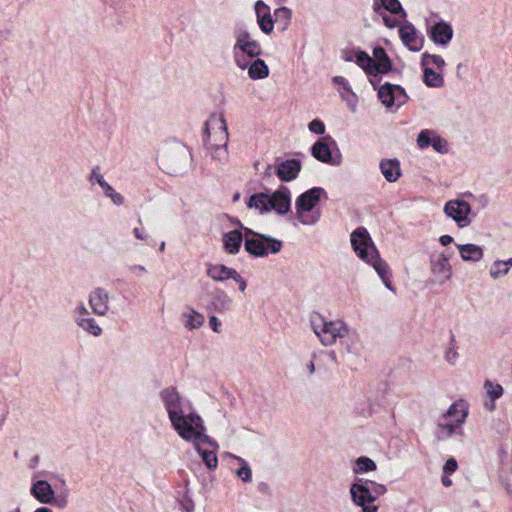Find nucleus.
<instances>
[{
    "label": "nucleus",
    "mask_w": 512,
    "mask_h": 512,
    "mask_svg": "<svg viewBox=\"0 0 512 512\" xmlns=\"http://www.w3.org/2000/svg\"><path fill=\"white\" fill-rule=\"evenodd\" d=\"M160 398L167 412L171 427L185 442L191 443L208 469H216L218 458L214 450H206L202 445L217 448V443L206 434L202 417L193 409L178 390L167 387L160 392Z\"/></svg>",
    "instance_id": "f257e3e1"
},
{
    "label": "nucleus",
    "mask_w": 512,
    "mask_h": 512,
    "mask_svg": "<svg viewBox=\"0 0 512 512\" xmlns=\"http://www.w3.org/2000/svg\"><path fill=\"white\" fill-rule=\"evenodd\" d=\"M351 246L356 255L371 265L381 278L383 284L390 290L392 286L390 283V268L388 264L380 257L377 248L375 247L370 234L364 227H359L354 230L350 235Z\"/></svg>",
    "instance_id": "f03ea898"
},
{
    "label": "nucleus",
    "mask_w": 512,
    "mask_h": 512,
    "mask_svg": "<svg viewBox=\"0 0 512 512\" xmlns=\"http://www.w3.org/2000/svg\"><path fill=\"white\" fill-rule=\"evenodd\" d=\"M228 141L227 124L223 114H212L206 121L204 142L207 150L214 159L220 162L227 160Z\"/></svg>",
    "instance_id": "7ed1b4c3"
},
{
    "label": "nucleus",
    "mask_w": 512,
    "mask_h": 512,
    "mask_svg": "<svg viewBox=\"0 0 512 512\" xmlns=\"http://www.w3.org/2000/svg\"><path fill=\"white\" fill-rule=\"evenodd\" d=\"M247 206L257 210L260 214L274 211L278 215H285L290 211L291 192L286 186L268 193H256L250 196Z\"/></svg>",
    "instance_id": "20e7f679"
},
{
    "label": "nucleus",
    "mask_w": 512,
    "mask_h": 512,
    "mask_svg": "<svg viewBox=\"0 0 512 512\" xmlns=\"http://www.w3.org/2000/svg\"><path fill=\"white\" fill-rule=\"evenodd\" d=\"M59 482L63 489L59 494H56L48 481L40 479L37 474H34L31 478L30 494L41 504H49L57 509H65L69 504L70 492L64 478H59Z\"/></svg>",
    "instance_id": "39448f33"
},
{
    "label": "nucleus",
    "mask_w": 512,
    "mask_h": 512,
    "mask_svg": "<svg viewBox=\"0 0 512 512\" xmlns=\"http://www.w3.org/2000/svg\"><path fill=\"white\" fill-rule=\"evenodd\" d=\"M322 197L326 198V192L321 187L311 188L302 193L295 201V217L303 225H314L321 217L317 208Z\"/></svg>",
    "instance_id": "423d86ee"
},
{
    "label": "nucleus",
    "mask_w": 512,
    "mask_h": 512,
    "mask_svg": "<svg viewBox=\"0 0 512 512\" xmlns=\"http://www.w3.org/2000/svg\"><path fill=\"white\" fill-rule=\"evenodd\" d=\"M261 53L260 43L247 30L236 31L232 54L237 67H245L247 61L259 57Z\"/></svg>",
    "instance_id": "0eeeda50"
},
{
    "label": "nucleus",
    "mask_w": 512,
    "mask_h": 512,
    "mask_svg": "<svg viewBox=\"0 0 512 512\" xmlns=\"http://www.w3.org/2000/svg\"><path fill=\"white\" fill-rule=\"evenodd\" d=\"M242 229L245 232L244 248L254 257H265L269 254H276L282 248V242L271 236L256 233L249 228Z\"/></svg>",
    "instance_id": "6e6552de"
},
{
    "label": "nucleus",
    "mask_w": 512,
    "mask_h": 512,
    "mask_svg": "<svg viewBox=\"0 0 512 512\" xmlns=\"http://www.w3.org/2000/svg\"><path fill=\"white\" fill-rule=\"evenodd\" d=\"M468 415L467 405L463 401L452 403L442 416L438 425L441 437L447 438L461 433L462 424Z\"/></svg>",
    "instance_id": "1a4fd4ad"
},
{
    "label": "nucleus",
    "mask_w": 512,
    "mask_h": 512,
    "mask_svg": "<svg viewBox=\"0 0 512 512\" xmlns=\"http://www.w3.org/2000/svg\"><path fill=\"white\" fill-rule=\"evenodd\" d=\"M313 330L325 346L337 343L349 327L343 320H324L319 318L312 322Z\"/></svg>",
    "instance_id": "9d476101"
},
{
    "label": "nucleus",
    "mask_w": 512,
    "mask_h": 512,
    "mask_svg": "<svg viewBox=\"0 0 512 512\" xmlns=\"http://www.w3.org/2000/svg\"><path fill=\"white\" fill-rule=\"evenodd\" d=\"M189 159L188 150L184 146L177 145L162 156L161 166L169 174H181L187 169Z\"/></svg>",
    "instance_id": "9b49d317"
},
{
    "label": "nucleus",
    "mask_w": 512,
    "mask_h": 512,
    "mask_svg": "<svg viewBox=\"0 0 512 512\" xmlns=\"http://www.w3.org/2000/svg\"><path fill=\"white\" fill-rule=\"evenodd\" d=\"M443 212L453 220L459 228L468 227L472 223V208L462 199H452L444 204Z\"/></svg>",
    "instance_id": "f8f14e48"
},
{
    "label": "nucleus",
    "mask_w": 512,
    "mask_h": 512,
    "mask_svg": "<svg viewBox=\"0 0 512 512\" xmlns=\"http://www.w3.org/2000/svg\"><path fill=\"white\" fill-rule=\"evenodd\" d=\"M378 98L388 109H398L408 101V95L403 87L388 82L378 88Z\"/></svg>",
    "instance_id": "ddd939ff"
},
{
    "label": "nucleus",
    "mask_w": 512,
    "mask_h": 512,
    "mask_svg": "<svg viewBox=\"0 0 512 512\" xmlns=\"http://www.w3.org/2000/svg\"><path fill=\"white\" fill-rule=\"evenodd\" d=\"M368 480L365 482L358 481L350 486V495L353 503L362 508V512H377L378 506L373 503L376 496L367 486Z\"/></svg>",
    "instance_id": "4468645a"
},
{
    "label": "nucleus",
    "mask_w": 512,
    "mask_h": 512,
    "mask_svg": "<svg viewBox=\"0 0 512 512\" xmlns=\"http://www.w3.org/2000/svg\"><path fill=\"white\" fill-rule=\"evenodd\" d=\"M430 273L434 284L443 285L450 281L453 269L449 262V256L444 253L433 254L430 257Z\"/></svg>",
    "instance_id": "2eb2a0df"
},
{
    "label": "nucleus",
    "mask_w": 512,
    "mask_h": 512,
    "mask_svg": "<svg viewBox=\"0 0 512 512\" xmlns=\"http://www.w3.org/2000/svg\"><path fill=\"white\" fill-rule=\"evenodd\" d=\"M340 352L343 354L359 356L363 350V343L356 330L348 327L338 341Z\"/></svg>",
    "instance_id": "dca6fc26"
},
{
    "label": "nucleus",
    "mask_w": 512,
    "mask_h": 512,
    "mask_svg": "<svg viewBox=\"0 0 512 512\" xmlns=\"http://www.w3.org/2000/svg\"><path fill=\"white\" fill-rule=\"evenodd\" d=\"M89 306L92 312L104 317L110 310V294L103 288H96L89 294Z\"/></svg>",
    "instance_id": "f3484780"
},
{
    "label": "nucleus",
    "mask_w": 512,
    "mask_h": 512,
    "mask_svg": "<svg viewBox=\"0 0 512 512\" xmlns=\"http://www.w3.org/2000/svg\"><path fill=\"white\" fill-rule=\"evenodd\" d=\"M403 44L411 51H419L423 47V37L412 24H405L399 30Z\"/></svg>",
    "instance_id": "a211bd4d"
},
{
    "label": "nucleus",
    "mask_w": 512,
    "mask_h": 512,
    "mask_svg": "<svg viewBox=\"0 0 512 512\" xmlns=\"http://www.w3.org/2000/svg\"><path fill=\"white\" fill-rule=\"evenodd\" d=\"M254 8L261 31L269 35L274 29V15H271L270 8L262 0H258Z\"/></svg>",
    "instance_id": "6ab92c4d"
},
{
    "label": "nucleus",
    "mask_w": 512,
    "mask_h": 512,
    "mask_svg": "<svg viewBox=\"0 0 512 512\" xmlns=\"http://www.w3.org/2000/svg\"><path fill=\"white\" fill-rule=\"evenodd\" d=\"M242 71H247V74L252 80H262L269 76L270 70L266 62L259 57L246 62L245 67H238Z\"/></svg>",
    "instance_id": "aec40b11"
},
{
    "label": "nucleus",
    "mask_w": 512,
    "mask_h": 512,
    "mask_svg": "<svg viewBox=\"0 0 512 512\" xmlns=\"http://www.w3.org/2000/svg\"><path fill=\"white\" fill-rule=\"evenodd\" d=\"M355 62L360 66L365 73L370 77V83L375 86V77L379 74V71L375 65V61L366 52L357 50L355 51Z\"/></svg>",
    "instance_id": "412c9836"
},
{
    "label": "nucleus",
    "mask_w": 512,
    "mask_h": 512,
    "mask_svg": "<svg viewBox=\"0 0 512 512\" xmlns=\"http://www.w3.org/2000/svg\"><path fill=\"white\" fill-rule=\"evenodd\" d=\"M431 39L442 46H446L453 37V29L447 22L441 21L431 28Z\"/></svg>",
    "instance_id": "4be33fe9"
},
{
    "label": "nucleus",
    "mask_w": 512,
    "mask_h": 512,
    "mask_svg": "<svg viewBox=\"0 0 512 512\" xmlns=\"http://www.w3.org/2000/svg\"><path fill=\"white\" fill-rule=\"evenodd\" d=\"M459 251L460 257L465 262H480L484 257V250L481 246L467 243V244H456Z\"/></svg>",
    "instance_id": "5701e85b"
},
{
    "label": "nucleus",
    "mask_w": 512,
    "mask_h": 512,
    "mask_svg": "<svg viewBox=\"0 0 512 512\" xmlns=\"http://www.w3.org/2000/svg\"><path fill=\"white\" fill-rule=\"evenodd\" d=\"M236 270L223 264H209L206 269L207 276L216 282L232 279Z\"/></svg>",
    "instance_id": "b1692460"
},
{
    "label": "nucleus",
    "mask_w": 512,
    "mask_h": 512,
    "mask_svg": "<svg viewBox=\"0 0 512 512\" xmlns=\"http://www.w3.org/2000/svg\"><path fill=\"white\" fill-rule=\"evenodd\" d=\"M243 242V234L239 230L228 231L222 236V245L229 254H237Z\"/></svg>",
    "instance_id": "393cba45"
},
{
    "label": "nucleus",
    "mask_w": 512,
    "mask_h": 512,
    "mask_svg": "<svg viewBox=\"0 0 512 512\" xmlns=\"http://www.w3.org/2000/svg\"><path fill=\"white\" fill-rule=\"evenodd\" d=\"M300 169V162L295 159H290L280 163L276 173L282 181H291L298 176Z\"/></svg>",
    "instance_id": "a878e982"
},
{
    "label": "nucleus",
    "mask_w": 512,
    "mask_h": 512,
    "mask_svg": "<svg viewBox=\"0 0 512 512\" xmlns=\"http://www.w3.org/2000/svg\"><path fill=\"white\" fill-rule=\"evenodd\" d=\"M379 168L386 181L390 183L396 182L401 176L400 163L397 159H383Z\"/></svg>",
    "instance_id": "bb28decb"
},
{
    "label": "nucleus",
    "mask_w": 512,
    "mask_h": 512,
    "mask_svg": "<svg viewBox=\"0 0 512 512\" xmlns=\"http://www.w3.org/2000/svg\"><path fill=\"white\" fill-rule=\"evenodd\" d=\"M181 317L185 328L189 330L199 329L205 321L204 315L193 308H187L182 312Z\"/></svg>",
    "instance_id": "cd10ccee"
},
{
    "label": "nucleus",
    "mask_w": 512,
    "mask_h": 512,
    "mask_svg": "<svg viewBox=\"0 0 512 512\" xmlns=\"http://www.w3.org/2000/svg\"><path fill=\"white\" fill-rule=\"evenodd\" d=\"M372 9L379 15L382 14V9L395 15L400 13L405 14L399 0H373Z\"/></svg>",
    "instance_id": "c85d7f7f"
},
{
    "label": "nucleus",
    "mask_w": 512,
    "mask_h": 512,
    "mask_svg": "<svg viewBox=\"0 0 512 512\" xmlns=\"http://www.w3.org/2000/svg\"><path fill=\"white\" fill-rule=\"evenodd\" d=\"M211 305L215 311L224 313L231 308L232 298L226 291L218 288L213 293Z\"/></svg>",
    "instance_id": "c756f323"
},
{
    "label": "nucleus",
    "mask_w": 512,
    "mask_h": 512,
    "mask_svg": "<svg viewBox=\"0 0 512 512\" xmlns=\"http://www.w3.org/2000/svg\"><path fill=\"white\" fill-rule=\"evenodd\" d=\"M373 59L379 74H385L391 70L392 63L386 51L382 47H376L373 49Z\"/></svg>",
    "instance_id": "7c9ffc66"
},
{
    "label": "nucleus",
    "mask_w": 512,
    "mask_h": 512,
    "mask_svg": "<svg viewBox=\"0 0 512 512\" xmlns=\"http://www.w3.org/2000/svg\"><path fill=\"white\" fill-rule=\"evenodd\" d=\"M311 154L318 161L323 163H333L332 162V153L330 147L327 143L323 141H317L311 147Z\"/></svg>",
    "instance_id": "2f4dec72"
},
{
    "label": "nucleus",
    "mask_w": 512,
    "mask_h": 512,
    "mask_svg": "<svg viewBox=\"0 0 512 512\" xmlns=\"http://www.w3.org/2000/svg\"><path fill=\"white\" fill-rule=\"evenodd\" d=\"M423 82L428 87L439 88L444 85V78L441 72H436L432 68L424 66Z\"/></svg>",
    "instance_id": "473e14b6"
},
{
    "label": "nucleus",
    "mask_w": 512,
    "mask_h": 512,
    "mask_svg": "<svg viewBox=\"0 0 512 512\" xmlns=\"http://www.w3.org/2000/svg\"><path fill=\"white\" fill-rule=\"evenodd\" d=\"M76 324L83 331L94 337H100L103 334V329L92 317L77 319Z\"/></svg>",
    "instance_id": "72a5a7b5"
},
{
    "label": "nucleus",
    "mask_w": 512,
    "mask_h": 512,
    "mask_svg": "<svg viewBox=\"0 0 512 512\" xmlns=\"http://www.w3.org/2000/svg\"><path fill=\"white\" fill-rule=\"evenodd\" d=\"M292 11L288 7H280L274 11V23L278 28L285 31L291 23Z\"/></svg>",
    "instance_id": "f704fd0d"
},
{
    "label": "nucleus",
    "mask_w": 512,
    "mask_h": 512,
    "mask_svg": "<svg viewBox=\"0 0 512 512\" xmlns=\"http://www.w3.org/2000/svg\"><path fill=\"white\" fill-rule=\"evenodd\" d=\"M377 468L376 463L369 457L361 456L356 459L353 472L355 474L366 473L375 471Z\"/></svg>",
    "instance_id": "c9c22d12"
},
{
    "label": "nucleus",
    "mask_w": 512,
    "mask_h": 512,
    "mask_svg": "<svg viewBox=\"0 0 512 512\" xmlns=\"http://www.w3.org/2000/svg\"><path fill=\"white\" fill-rule=\"evenodd\" d=\"M227 455L229 457L237 460L241 464V467L236 471V475L239 478H241L242 481L250 482L251 481V469L248 466L247 462L243 458H241L239 456H236V455H233V454H230V453H228Z\"/></svg>",
    "instance_id": "e433bc0d"
},
{
    "label": "nucleus",
    "mask_w": 512,
    "mask_h": 512,
    "mask_svg": "<svg viewBox=\"0 0 512 512\" xmlns=\"http://www.w3.org/2000/svg\"><path fill=\"white\" fill-rule=\"evenodd\" d=\"M509 272V267H506V264L502 260H496L490 267L489 275L492 279L497 280L500 277L507 275Z\"/></svg>",
    "instance_id": "4c0bfd02"
},
{
    "label": "nucleus",
    "mask_w": 512,
    "mask_h": 512,
    "mask_svg": "<svg viewBox=\"0 0 512 512\" xmlns=\"http://www.w3.org/2000/svg\"><path fill=\"white\" fill-rule=\"evenodd\" d=\"M484 389L486 391L487 396L491 400H496L500 398L503 394V387L500 384L494 383L489 380L485 381Z\"/></svg>",
    "instance_id": "58836bf2"
},
{
    "label": "nucleus",
    "mask_w": 512,
    "mask_h": 512,
    "mask_svg": "<svg viewBox=\"0 0 512 512\" xmlns=\"http://www.w3.org/2000/svg\"><path fill=\"white\" fill-rule=\"evenodd\" d=\"M422 63H423V66H427V67H429V65H434L440 72L443 70V68L446 65L445 60L441 56L431 55V54H427V53H425L423 55Z\"/></svg>",
    "instance_id": "ea45409f"
},
{
    "label": "nucleus",
    "mask_w": 512,
    "mask_h": 512,
    "mask_svg": "<svg viewBox=\"0 0 512 512\" xmlns=\"http://www.w3.org/2000/svg\"><path fill=\"white\" fill-rule=\"evenodd\" d=\"M435 133L430 130H423L419 133L417 137V144L420 148H427L431 145L433 138L435 137Z\"/></svg>",
    "instance_id": "a19ab883"
},
{
    "label": "nucleus",
    "mask_w": 512,
    "mask_h": 512,
    "mask_svg": "<svg viewBox=\"0 0 512 512\" xmlns=\"http://www.w3.org/2000/svg\"><path fill=\"white\" fill-rule=\"evenodd\" d=\"M332 81H333L334 84L339 85V86L342 87L343 92L342 91L340 92V95H341L342 99L347 100V97H346L345 93H349L353 97H356V95L352 91L351 86L349 85L348 81L344 77H342V76H335L332 79Z\"/></svg>",
    "instance_id": "79ce46f5"
},
{
    "label": "nucleus",
    "mask_w": 512,
    "mask_h": 512,
    "mask_svg": "<svg viewBox=\"0 0 512 512\" xmlns=\"http://www.w3.org/2000/svg\"><path fill=\"white\" fill-rule=\"evenodd\" d=\"M458 350L457 347L451 343L444 352V359L450 365H455L458 360Z\"/></svg>",
    "instance_id": "37998d69"
},
{
    "label": "nucleus",
    "mask_w": 512,
    "mask_h": 512,
    "mask_svg": "<svg viewBox=\"0 0 512 512\" xmlns=\"http://www.w3.org/2000/svg\"><path fill=\"white\" fill-rule=\"evenodd\" d=\"M308 129L314 134L322 135L325 132V125L321 120L314 119L308 124Z\"/></svg>",
    "instance_id": "c03bdc74"
},
{
    "label": "nucleus",
    "mask_w": 512,
    "mask_h": 512,
    "mask_svg": "<svg viewBox=\"0 0 512 512\" xmlns=\"http://www.w3.org/2000/svg\"><path fill=\"white\" fill-rule=\"evenodd\" d=\"M430 146H432L437 152H447V142L441 137H439L437 134L433 138Z\"/></svg>",
    "instance_id": "a18cd8bd"
},
{
    "label": "nucleus",
    "mask_w": 512,
    "mask_h": 512,
    "mask_svg": "<svg viewBox=\"0 0 512 512\" xmlns=\"http://www.w3.org/2000/svg\"><path fill=\"white\" fill-rule=\"evenodd\" d=\"M105 196L108 197L112 201V203L117 206L123 205L125 202L124 196L122 194L116 192L115 189H112L111 192H109Z\"/></svg>",
    "instance_id": "49530a36"
},
{
    "label": "nucleus",
    "mask_w": 512,
    "mask_h": 512,
    "mask_svg": "<svg viewBox=\"0 0 512 512\" xmlns=\"http://www.w3.org/2000/svg\"><path fill=\"white\" fill-rule=\"evenodd\" d=\"M458 468L457 461L454 458H449L443 466V474H452Z\"/></svg>",
    "instance_id": "de8ad7c7"
},
{
    "label": "nucleus",
    "mask_w": 512,
    "mask_h": 512,
    "mask_svg": "<svg viewBox=\"0 0 512 512\" xmlns=\"http://www.w3.org/2000/svg\"><path fill=\"white\" fill-rule=\"evenodd\" d=\"M88 317H90V313L85 305L81 304L76 307L75 312H74L75 323H77V319L88 318Z\"/></svg>",
    "instance_id": "09e8293b"
},
{
    "label": "nucleus",
    "mask_w": 512,
    "mask_h": 512,
    "mask_svg": "<svg viewBox=\"0 0 512 512\" xmlns=\"http://www.w3.org/2000/svg\"><path fill=\"white\" fill-rule=\"evenodd\" d=\"M368 483L373 485V489L371 491L376 497L387 492V488L383 484L375 483L373 481H369Z\"/></svg>",
    "instance_id": "8fccbe9b"
},
{
    "label": "nucleus",
    "mask_w": 512,
    "mask_h": 512,
    "mask_svg": "<svg viewBox=\"0 0 512 512\" xmlns=\"http://www.w3.org/2000/svg\"><path fill=\"white\" fill-rule=\"evenodd\" d=\"M104 180L102 174L100 173V169L98 167L93 168L91 174L89 176L90 182H97L98 185Z\"/></svg>",
    "instance_id": "3c124183"
},
{
    "label": "nucleus",
    "mask_w": 512,
    "mask_h": 512,
    "mask_svg": "<svg viewBox=\"0 0 512 512\" xmlns=\"http://www.w3.org/2000/svg\"><path fill=\"white\" fill-rule=\"evenodd\" d=\"M209 326L214 332H216V333L221 332L222 324H221V321L216 316L209 317Z\"/></svg>",
    "instance_id": "603ef678"
},
{
    "label": "nucleus",
    "mask_w": 512,
    "mask_h": 512,
    "mask_svg": "<svg viewBox=\"0 0 512 512\" xmlns=\"http://www.w3.org/2000/svg\"><path fill=\"white\" fill-rule=\"evenodd\" d=\"M129 271L135 276H141L142 274L146 273V267L141 264H133L129 266Z\"/></svg>",
    "instance_id": "864d4df0"
},
{
    "label": "nucleus",
    "mask_w": 512,
    "mask_h": 512,
    "mask_svg": "<svg viewBox=\"0 0 512 512\" xmlns=\"http://www.w3.org/2000/svg\"><path fill=\"white\" fill-rule=\"evenodd\" d=\"M235 277L232 278L237 284L238 288L241 292H244L247 288L246 280L236 271L234 274Z\"/></svg>",
    "instance_id": "5fc2aeb1"
},
{
    "label": "nucleus",
    "mask_w": 512,
    "mask_h": 512,
    "mask_svg": "<svg viewBox=\"0 0 512 512\" xmlns=\"http://www.w3.org/2000/svg\"><path fill=\"white\" fill-rule=\"evenodd\" d=\"M502 483L505 485L507 491L512 494V470L501 477Z\"/></svg>",
    "instance_id": "6e6d98bb"
},
{
    "label": "nucleus",
    "mask_w": 512,
    "mask_h": 512,
    "mask_svg": "<svg viewBox=\"0 0 512 512\" xmlns=\"http://www.w3.org/2000/svg\"><path fill=\"white\" fill-rule=\"evenodd\" d=\"M381 15H382V19H383L385 25L388 28H394L397 25V21L396 20L392 19L391 17H389L386 14H381Z\"/></svg>",
    "instance_id": "4d7b16f0"
},
{
    "label": "nucleus",
    "mask_w": 512,
    "mask_h": 512,
    "mask_svg": "<svg viewBox=\"0 0 512 512\" xmlns=\"http://www.w3.org/2000/svg\"><path fill=\"white\" fill-rule=\"evenodd\" d=\"M439 242L441 243V245L447 246L453 242V237L450 235H442L439 238Z\"/></svg>",
    "instance_id": "13d9d810"
},
{
    "label": "nucleus",
    "mask_w": 512,
    "mask_h": 512,
    "mask_svg": "<svg viewBox=\"0 0 512 512\" xmlns=\"http://www.w3.org/2000/svg\"><path fill=\"white\" fill-rule=\"evenodd\" d=\"M99 186L102 188L105 195L114 189L105 179L99 184Z\"/></svg>",
    "instance_id": "bf43d9fd"
},
{
    "label": "nucleus",
    "mask_w": 512,
    "mask_h": 512,
    "mask_svg": "<svg viewBox=\"0 0 512 512\" xmlns=\"http://www.w3.org/2000/svg\"><path fill=\"white\" fill-rule=\"evenodd\" d=\"M133 234L139 240H145L146 239V234L144 233V231L142 229L134 228Z\"/></svg>",
    "instance_id": "052dcab7"
},
{
    "label": "nucleus",
    "mask_w": 512,
    "mask_h": 512,
    "mask_svg": "<svg viewBox=\"0 0 512 512\" xmlns=\"http://www.w3.org/2000/svg\"><path fill=\"white\" fill-rule=\"evenodd\" d=\"M441 480H442V484L445 487H450L452 485V480L449 478V474H443Z\"/></svg>",
    "instance_id": "680f3d73"
},
{
    "label": "nucleus",
    "mask_w": 512,
    "mask_h": 512,
    "mask_svg": "<svg viewBox=\"0 0 512 512\" xmlns=\"http://www.w3.org/2000/svg\"><path fill=\"white\" fill-rule=\"evenodd\" d=\"M344 60L349 62L355 61V51L347 52L344 56Z\"/></svg>",
    "instance_id": "e2e57ef3"
},
{
    "label": "nucleus",
    "mask_w": 512,
    "mask_h": 512,
    "mask_svg": "<svg viewBox=\"0 0 512 512\" xmlns=\"http://www.w3.org/2000/svg\"><path fill=\"white\" fill-rule=\"evenodd\" d=\"M307 370L309 372V374H314L315 373V364H314V361L311 360L307 365Z\"/></svg>",
    "instance_id": "0e129e2a"
},
{
    "label": "nucleus",
    "mask_w": 512,
    "mask_h": 512,
    "mask_svg": "<svg viewBox=\"0 0 512 512\" xmlns=\"http://www.w3.org/2000/svg\"><path fill=\"white\" fill-rule=\"evenodd\" d=\"M34 512H53V511L46 506H42V507L37 508Z\"/></svg>",
    "instance_id": "69168bd1"
},
{
    "label": "nucleus",
    "mask_w": 512,
    "mask_h": 512,
    "mask_svg": "<svg viewBox=\"0 0 512 512\" xmlns=\"http://www.w3.org/2000/svg\"><path fill=\"white\" fill-rule=\"evenodd\" d=\"M165 248H166V243L164 241H162L159 245V251L163 252V251H165Z\"/></svg>",
    "instance_id": "338daca9"
},
{
    "label": "nucleus",
    "mask_w": 512,
    "mask_h": 512,
    "mask_svg": "<svg viewBox=\"0 0 512 512\" xmlns=\"http://www.w3.org/2000/svg\"><path fill=\"white\" fill-rule=\"evenodd\" d=\"M504 263L506 264V267H509V268H510V267L512 266V258H510V259H508V260L504 261Z\"/></svg>",
    "instance_id": "774afa93"
}]
</instances>
